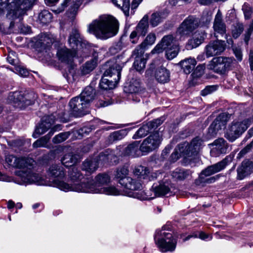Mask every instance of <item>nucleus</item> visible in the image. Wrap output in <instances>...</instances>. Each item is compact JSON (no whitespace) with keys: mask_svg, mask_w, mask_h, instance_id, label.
Returning <instances> with one entry per match:
<instances>
[{"mask_svg":"<svg viewBox=\"0 0 253 253\" xmlns=\"http://www.w3.org/2000/svg\"><path fill=\"white\" fill-rule=\"evenodd\" d=\"M84 102L89 107L91 102L95 99L96 97V91L91 86H86L79 96Z\"/></svg>","mask_w":253,"mask_h":253,"instance_id":"28","label":"nucleus"},{"mask_svg":"<svg viewBox=\"0 0 253 253\" xmlns=\"http://www.w3.org/2000/svg\"><path fill=\"white\" fill-rule=\"evenodd\" d=\"M110 181V176L107 174L104 173L98 174L94 179L88 178L86 182H83L81 184L72 186L63 182H58L56 185L65 192L73 191L78 192L94 193L93 191H90V189L104 188V186L108 184Z\"/></svg>","mask_w":253,"mask_h":253,"instance_id":"4","label":"nucleus"},{"mask_svg":"<svg viewBox=\"0 0 253 253\" xmlns=\"http://www.w3.org/2000/svg\"><path fill=\"white\" fill-rule=\"evenodd\" d=\"M203 143V140L199 137H196L192 140L188 148V149L189 150V155L187 157L185 158L186 162L189 161L188 164H191V160L193 158H191V157L193 156L194 158H195L196 156L201 148Z\"/></svg>","mask_w":253,"mask_h":253,"instance_id":"25","label":"nucleus"},{"mask_svg":"<svg viewBox=\"0 0 253 253\" xmlns=\"http://www.w3.org/2000/svg\"><path fill=\"white\" fill-rule=\"evenodd\" d=\"M152 190L153 192L152 194L150 195L149 192H147V193H143V192L137 193L134 196L137 198L138 199L141 200H150L154 199L155 197L158 196H164L169 193L170 188L168 185L164 183H160L158 185H155L154 184L152 187Z\"/></svg>","mask_w":253,"mask_h":253,"instance_id":"13","label":"nucleus"},{"mask_svg":"<svg viewBox=\"0 0 253 253\" xmlns=\"http://www.w3.org/2000/svg\"><path fill=\"white\" fill-rule=\"evenodd\" d=\"M125 62L119 64L117 63L113 64L108 69H106L104 73V76H110L113 78V80L118 84L121 78V72Z\"/></svg>","mask_w":253,"mask_h":253,"instance_id":"26","label":"nucleus"},{"mask_svg":"<svg viewBox=\"0 0 253 253\" xmlns=\"http://www.w3.org/2000/svg\"><path fill=\"white\" fill-rule=\"evenodd\" d=\"M112 1L117 7L121 8L126 16L129 15V0H112Z\"/></svg>","mask_w":253,"mask_h":253,"instance_id":"40","label":"nucleus"},{"mask_svg":"<svg viewBox=\"0 0 253 253\" xmlns=\"http://www.w3.org/2000/svg\"><path fill=\"white\" fill-rule=\"evenodd\" d=\"M226 121V116L224 114H219L208 128L209 136L214 137L217 134L218 131L225 126Z\"/></svg>","mask_w":253,"mask_h":253,"instance_id":"21","label":"nucleus"},{"mask_svg":"<svg viewBox=\"0 0 253 253\" xmlns=\"http://www.w3.org/2000/svg\"><path fill=\"white\" fill-rule=\"evenodd\" d=\"M140 142L135 141L129 144L125 149V154L133 157H137L141 155Z\"/></svg>","mask_w":253,"mask_h":253,"instance_id":"32","label":"nucleus"},{"mask_svg":"<svg viewBox=\"0 0 253 253\" xmlns=\"http://www.w3.org/2000/svg\"><path fill=\"white\" fill-rule=\"evenodd\" d=\"M207 37V33L204 31H198L195 33L192 38L189 40L187 46L190 48H194L200 45Z\"/></svg>","mask_w":253,"mask_h":253,"instance_id":"29","label":"nucleus"},{"mask_svg":"<svg viewBox=\"0 0 253 253\" xmlns=\"http://www.w3.org/2000/svg\"><path fill=\"white\" fill-rule=\"evenodd\" d=\"M164 18L162 13H153L151 15L150 23L153 27H155L161 22Z\"/></svg>","mask_w":253,"mask_h":253,"instance_id":"52","label":"nucleus"},{"mask_svg":"<svg viewBox=\"0 0 253 253\" xmlns=\"http://www.w3.org/2000/svg\"><path fill=\"white\" fill-rule=\"evenodd\" d=\"M155 78L160 83H166L170 80V73L166 68L161 66L156 69Z\"/></svg>","mask_w":253,"mask_h":253,"instance_id":"33","label":"nucleus"},{"mask_svg":"<svg viewBox=\"0 0 253 253\" xmlns=\"http://www.w3.org/2000/svg\"><path fill=\"white\" fill-rule=\"evenodd\" d=\"M187 145L188 144L186 145L185 144H180L177 145L174 151L170 156L171 161L172 162H174L179 159L181 156V154L184 152V147H186Z\"/></svg>","mask_w":253,"mask_h":253,"instance_id":"45","label":"nucleus"},{"mask_svg":"<svg viewBox=\"0 0 253 253\" xmlns=\"http://www.w3.org/2000/svg\"><path fill=\"white\" fill-rule=\"evenodd\" d=\"M68 175L72 184H70L67 183H66L72 186L75 185L81 184L83 182H86V180L88 178H85L83 181L79 183V181H81L84 178V176L81 173V171L76 167H73L69 169Z\"/></svg>","mask_w":253,"mask_h":253,"instance_id":"27","label":"nucleus"},{"mask_svg":"<svg viewBox=\"0 0 253 253\" xmlns=\"http://www.w3.org/2000/svg\"><path fill=\"white\" fill-rule=\"evenodd\" d=\"M90 191H93L94 193L105 194L106 195L113 196H117L122 194L120 191L113 186L104 187V188H92L91 189H90Z\"/></svg>","mask_w":253,"mask_h":253,"instance_id":"36","label":"nucleus"},{"mask_svg":"<svg viewBox=\"0 0 253 253\" xmlns=\"http://www.w3.org/2000/svg\"><path fill=\"white\" fill-rule=\"evenodd\" d=\"M7 60L10 64L16 66V63L17 60L15 52H11L9 53L7 56Z\"/></svg>","mask_w":253,"mask_h":253,"instance_id":"63","label":"nucleus"},{"mask_svg":"<svg viewBox=\"0 0 253 253\" xmlns=\"http://www.w3.org/2000/svg\"><path fill=\"white\" fill-rule=\"evenodd\" d=\"M79 96L72 98L69 102L70 111L75 117H81L89 112L88 107Z\"/></svg>","mask_w":253,"mask_h":253,"instance_id":"16","label":"nucleus"},{"mask_svg":"<svg viewBox=\"0 0 253 253\" xmlns=\"http://www.w3.org/2000/svg\"><path fill=\"white\" fill-rule=\"evenodd\" d=\"M225 41L217 40L210 42L205 47V53L208 57L220 54L225 49Z\"/></svg>","mask_w":253,"mask_h":253,"instance_id":"17","label":"nucleus"},{"mask_svg":"<svg viewBox=\"0 0 253 253\" xmlns=\"http://www.w3.org/2000/svg\"><path fill=\"white\" fill-rule=\"evenodd\" d=\"M119 30V22L113 16L103 15L94 20L88 28V32L97 38L106 40L114 36Z\"/></svg>","mask_w":253,"mask_h":253,"instance_id":"3","label":"nucleus"},{"mask_svg":"<svg viewBox=\"0 0 253 253\" xmlns=\"http://www.w3.org/2000/svg\"><path fill=\"white\" fill-rule=\"evenodd\" d=\"M231 162V158L229 156H226L221 161L208 167L201 172L199 179L200 182H205L211 183L215 181V177H211L207 179H205V177L209 176L216 172H218L223 169L226 166Z\"/></svg>","mask_w":253,"mask_h":253,"instance_id":"9","label":"nucleus"},{"mask_svg":"<svg viewBox=\"0 0 253 253\" xmlns=\"http://www.w3.org/2000/svg\"><path fill=\"white\" fill-rule=\"evenodd\" d=\"M120 184L126 189L125 194L129 197L136 198L134 196L137 193H147L144 191H140L142 189V185L137 179H134L130 177L125 178L121 180Z\"/></svg>","mask_w":253,"mask_h":253,"instance_id":"12","label":"nucleus"},{"mask_svg":"<svg viewBox=\"0 0 253 253\" xmlns=\"http://www.w3.org/2000/svg\"><path fill=\"white\" fill-rule=\"evenodd\" d=\"M244 29L243 23L236 22L231 27V33L234 39L238 38L242 33Z\"/></svg>","mask_w":253,"mask_h":253,"instance_id":"43","label":"nucleus"},{"mask_svg":"<svg viewBox=\"0 0 253 253\" xmlns=\"http://www.w3.org/2000/svg\"><path fill=\"white\" fill-rule=\"evenodd\" d=\"M233 53L239 62H241L243 59V53L241 48L240 47L234 46L232 48Z\"/></svg>","mask_w":253,"mask_h":253,"instance_id":"60","label":"nucleus"},{"mask_svg":"<svg viewBox=\"0 0 253 253\" xmlns=\"http://www.w3.org/2000/svg\"><path fill=\"white\" fill-rule=\"evenodd\" d=\"M173 45H177L174 38L171 35H167L163 37L160 43L155 46L152 50V52L153 53H160L163 50L173 46Z\"/></svg>","mask_w":253,"mask_h":253,"instance_id":"23","label":"nucleus"},{"mask_svg":"<svg viewBox=\"0 0 253 253\" xmlns=\"http://www.w3.org/2000/svg\"><path fill=\"white\" fill-rule=\"evenodd\" d=\"M68 43L72 50L64 46L59 48L56 53L59 60L67 64H71L73 62L78 51L85 52L89 47L87 42L81 37L77 29L72 30L68 39Z\"/></svg>","mask_w":253,"mask_h":253,"instance_id":"2","label":"nucleus"},{"mask_svg":"<svg viewBox=\"0 0 253 253\" xmlns=\"http://www.w3.org/2000/svg\"><path fill=\"white\" fill-rule=\"evenodd\" d=\"M79 156L72 153H68L64 155L61 160V162L65 167H70L78 163Z\"/></svg>","mask_w":253,"mask_h":253,"instance_id":"38","label":"nucleus"},{"mask_svg":"<svg viewBox=\"0 0 253 253\" xmlns=\"http://www.w3.org/2000/svg\"><path fill=\"white\" fill-rule=\"evenodd\" d=\"M156 40V36L154 34L150 33L146 38L144 42L142 43H144V46L146 45H152Z\"/></svg>","mask_w":253,"mask_h":253,"instance_id":"61","label":"nucleus"},{"mask_svg":"<svg viewBox=\"0 0 253 253\" xmlns=\"http://www.w3.org/2000/svg\"><path fill=\"white\" fill-rule=\"evenodd\" d=\"M200 25L199 19L193 16L186 18L180 24L176 31L179 39H184L188 37Z\"/></svg>","mask_w":253,"mask_h":253,"instance_id":"11","label":"nucleus"},{"mask_svg":"<svg viewBox=\"0 0 253 253\" xmlns=\"http://www.w3.org/2000/svg\"><path fill=\"white\" fill-rule=\"evenodd\" d=\"M192 173L190 169L177 168L172 171L171 176L176 180L182 181L190 177Z\"/></svg>","mask_w":253,"mask_h":253,"instance_id":"35","label":"nucleus"},{"mask_svg":"<svg viewBox=\"0 0 253 253\" xmlns=\"http://www.w3.org/2000/svg\"><path fill=\"white\" fill-rule=\"evenodd\" d=\"M144 43H141L136 46V47L132 51L131 56L134 57L135 59L137 58H141V56L144 53Z\"/></svg>","mask_w":253,"mask_h":253,"instance_id":"56","label":"nucleus"},{"mask_svg":"<svg viewBox=\"0 0 253 253\" xmlns=\"http://www.w3.org/2000/svg\"><path fill=\"white\" fill-rule=\"evenodd\" d=\"M140 83L139 80L132 79L128 85L124 87V91L128 93L131 94L132 99L135 102H139L140 100V95L138 92L140 90Z\"/></svg>","mask_w":253,"mask_h":253,"instance_id":"22","label":"nucleus"},{"mask_svg":"<svg viewBox=\"0 0 253 253\" xmlns=\"http://www.w3.org/2000/svg\"><path fill=\"white\" fill-rule=\"evenodd\" d=\"M217 86L215 85L207 86L204 89L201 91V95L202 96H206L215 91L217 89Z\"/></svg>","mask_w":253,"mask_h":253,"instance_id":"62","label":"nucleus"},{"mask_svg":"<svg viewBox=\"0 0 253 253\" xmlns=\"http://www.w3.org/2000/svg\"><path fill=\"white\" fill-rule=\"evenodd\" d=\"M162 141L158 132L150 134L144 139L140 145L141 152L144 154H148L158 148Z\"/></svg>","mask_w":253,"mask_h":253,"instance_id":"15","label":"nucleus"},{"mask_svg":"<svg viewBox=\"0 0 253 253\" xmlns=\"http://www.w3.org/2000/svg\"><path fill=\"white\" fill-rule=\"evenodd\" d=\"M253 122V119L248 118L242 121H234L228 126L225 137L230 142L240 137Z\"/></svg>","mask_w":253,"mask_h":253,"instance_id":"7","label":"nucleus"},{"mask_svg":"<svg viewBox=\"0 0 253 253\" xmlns=\"http://www.w3.org/2000/svg\"><path fill=\"white\" fill-rule=\"evenodd\" d=\"M105 77H102L100 81L99 86L100 88L105 90L114 88L117 83L114 81L105 78Z\"/></svg>","mask_w":253,"mask_h":253,"instance_id":"44","label":"nucleus"},{"mask_svg":"<svg viewBox=\"0 0 253 253\" xmlns=\"http://www.w3.org/2000/svg\"><path fill=\"white\" fill-rule=\"evenodd\" d=\"M37 0H0V9L6 8V17L14 20L31 8Z\"/></svg>","mask_w":253,"mask_h":253,"instance_id":"5","label":"nucleus"},{"mask_svg":"<svg viewBox=\"0 0 253 253\" xmlns=\"http://www.w3.org/2000/svg\"><path fill=\"white\" fill-rule=\"evenodd\" d=\"M128 173V169L127 166H124L122 167L119 168L116 172L115 176L117 178L119 179V182L120 184L121 180L125 178H128L126 176Z\"/></svg>","mask_w":253,"mask_h":253,"instance_id":"48","label":"nucleus"},{"mask_svg":"<svg viewBox=\"0 0 253 253\" xmlns=\"http://www.w3.org/2000/svg\"><path fill=\"white\" fill-rule=\"evenodd\" d=\"M55 131V130L54 128H51L50 131L48 132V134L36 141L33 144V147L34 148L41 147H45L48 141L50 139L51 136L53 134Z\"/></svg>","mask_w":253,"mask_h":253,"instance_id":"39","label":"nucleus"},{"mask_svg":"<svg viewBox=\"0 0 253 253\" xmlns=\"http://www.w3.org/2000/svg\"><path fill=\"white\" fill-rule=\"evenodd\" d=\"M112 157L111 154H105L101 153L98 159H87L83 163L82 169L89 173L95 171L99 164H104L108 162L109 159Z\"/></svg>","mask_w":253,"mask_h":253,"instance_id":"14","label":"nucleus"},{"mask_svg":"<svg viewBox=\"0 0 253 253\" xmlns=\"http://www.w3.org/2000/svg\"><path fill=\"white\" fill-rule=\"evenodd\" d=\"M146 60L144 58H137L135 59L133 67L138 71H141L145 67Z\"/></svg>","mask_w":253,"mask_h":253,"instance_id":"54","label":"nucleus"},{"mask_svg":"<svg viewBox=\"0 0 253 253\" xmlns=\"http://www.w3.org/2000/svg\"><path fill=\"white\" fill-rule=\"evenodd\" d=\"M127 134V130L126 129L115 131L111 133L108 137L107 141L109 144H112L117 141L120 140L124 138Z\"/></svg>","mask_w":253,"mask_h":253,"instance_id":"37","label":"nucleus"},{"mask_svg":"<svg viewBox=\"0 0 253 253\" xmlns=\"http://www.w3.org/2000/svg\"><path fill=\"white\" fill-rule=\"evenodd\" d=\"M37 98V95L33 92H26L15 91L10 92L8 100L12 103L14 106L20 109L33 104Z\"/></svg>","mask_w":253,"mask_h":253,"instance_id":"8","label":"nucleus"},{"mask_svg":"<svg viewBox=\"0 0 253 253\" xmlns=\"http://www.w3.org/2000/svg\"><path fill=\"white\" fill-rule=\"evenodd\" d=\"M148 16H144L136 27L137 31L138 32L139 34L142 36H145L147 32V29L148 28Z\"/></svg>","mask_w":253,"mask_h":253,"instance_id":"41","label":"nucleus"},{"mask_svg":"<svg viewBox=\"0 0 253 253\" xmlns=\"http://www.w3.org/2000/svg\"><path fill=\"white\" fill-rule=\"evenodd\" d=\"M215 147L213 148L212 151H216L217 154H225L229 151V145L226 140L223 138H219L212 143Z\"/></svg>","mask_w":253,"mask_h":253,"instance_id":"31","label":"nucleus"},{"mask_svg":"<svg viewBox=\"0 0 253 253\" xmlns=\"http://www.w3.org/2000/svg\"><path fill=\"white\" fill-rule=\"evenodd\" d=\"M253 164L249 160L244 161L240 167L237 169L238 179L241 180L249 175L252 172Z\"/></svg>","mask_w":253,"mask_h":253,"instance_id":"30","label":"nucleus"},{"mask_svg":"<svg viewBox=\"0 0 253 253\" xmlns=\"http://www.w3.org/2000/svg\"><path fill=\"white\" fill-rule=\"evenodd\" d=\"M55 120V117L53 115L44 116L39 126L36 128L33 134V136L34 138H37L39 135L45 132L51 128L52 125L54 123Z\"/></svg>","mask_w":253,"mask_h":253,"instance_id":"19","label":"nucleus"},{"mask_svg":"<svg viewBox=\"0 0 253 253\" xmlns=\"http://www.w3.org/2000/svg\"><path fill=\"white\" fill-rule=\"evenodd\" d=\"M198 238L199 237L200 239L205 240L206 239H209V240H211L212 239V236L207 234L204 232H200L199 233H194L191 235H188L185 238L183 239V241L185 242L188 240H189L191 238Z\"/></svg>","mask_w":253,"mask_h":253,"instance_id":"51","label":"nucleus"},{"mask_svg":"<svg viewBox=\"0 0 253 253\" xmlns=\"http://www.w3.org/2000/svg\"><path fill=\"white\" fill-rule=\"evenodd\" d=\"M244 16L245 19H249L251 18V15L253 13V9L251 6L248 4L245 3L242 7Z\"/></svg>","mask_w":253,"mask_h":253,"instance_id":"59","label":"nucleus"},{"mask_svg":"<svg viewBox=\"0 0 253 253\" xmlns=\"http://www.w3.org/2000/svg\"><path fill=\"white\" fill-rule=\"evenodd\" d=\"M5 161L9 166L13 168L23 169L15 172V174L21 178L23 183L42 184V177L38 173L33 172L31 169L33 160L25 157L18 158L10 155L6 157Z\"/></svg>","mask_w":253,"mask_h":253,"instance_id":"1","label":"nucleus"},{"mask_svg":"<svg viewBox=\"0 0 253 253\" xmlns=\"http://www.w3.org/2000/svg\"><path fill=\"white\" fill-rule=\"evenodd\" d=\"M133 173L136 176L147 181H152L157 178V174L151 172L150 169L144 166H137L133 169Z\"/></svg>","mask_w":253,"mask_h":253,"instance_id":"24","label":"nucleus"},{"mask_svg":"<svg viewBox=\"0 0 253 253\" xmlns=\"http://www.w3.org/2000/svg\"><path fill=\"white\" fill-rule=\"evenodd\" d=\"M151 132L149 126L146 125H143L133 135L132 138L135 139L145 137Z\"/></svg>","mask_w":253,"mask_h":253,"instance_id":"46","label":"nucleus"},{"mask_svg":"<svg viewBox=\"0 0 253 253\" xmlns=\"http://www.w3.org/2000/svg\"><path fill=\"white\" fill-rule=\"evenodd\" d=\"M70 135L69 132H62L58 135H55L52 141L54 143H60L66 140Z\"/></svg>","mask_w":253,"mask_h":253,"instance_id":"53","label":"nucleus"},{"mask_svg":"<svg viewBox=\"0 0 253 253\" xmlns=\"http://www.w3.org/2000/svg\"><path fill=\"white\" fill-rule=\"evenodd\" d=\"M197 62L193 58H188L181 61L179 64L186 74H190L194 69Z\"/></svg>","mask_w":253,"mask_h":253,"instance_id":"34","label":"nucleus"},{"mask_svg":"<svg viewBox=\"0 0 253 253\" xmlns=\"http://www.w3.org/2000/svg\"><path fill=\"white\" fill-rule=\"evenodd\" d=\"M12 71L16 74L24 77H26L29 75L28 71L26 68L20 65L15 66Z\"/></svg>","mask_w":253,"mask_h":253,"instance_id":"55","label":"nucleus"},{"mask_svg":"<svg viewBox=\"0 0 253 253\" xmlns=\"http://www.w3.org/2000/svg\"><path fill=\"white\" fill-rule=\"evenodd\" d=\"M165 227L157 230L154 236L156 244L162 252H173L176 246L177 241L170 232L166 231Z\"/></svg>","mask_w":253,"mask_h":253,"instance_id":"6","label":"nucleus"},{"mask_svg":"<svg viewBox=\"0 0 253 253\" xmlns=\"http://www.w3.org/2000/svg\"><path fill=\"white\" fill-rule=\"evenodd\" d=\"M82 0H75L72 2V5L69 9L70 12L73 15H75L82 3Z\"/></svg>","mask_w":253,"mask_h":253,"instance_id":"58","label":"nucleus"},{"mask_svg":"<svg viewBox=\"0 0 253 253\" xmlns=\"http://www.w3.org/2000/svg\"><path fill=\"white\" fill-rule=\"evenodd\" d=\"M97 59L94 58L87 61L82 67V72L83 74L86 75L94 70L97 65Z\"/></svg>","mask_w":253,"mask_h":253,"instance_id":"42","label":"nucleus"},{"mask_svg":"<svg viewBox=\"0 0 253 253\" xmlns=\"http://www.w3.org/2000/svg\"><path fill=\"white\" fill-rule=\"evenodd\" d=\"M179 49L177 45H173L170 48L165 50L167 58L169 60H171L175 58L178 54Z\"/></svg>","mask_w":253,"mask_h":253,"instance_id":"49","label":"nucleus"},{"mask_svg":"<svg viewBox=\"0 0 253 253\" xmlns=\"http://www.w3.org/2000/svg\"><path fill=\"white\" fill-rule=\"evenodd\" d=\"M232 62L231 58L224 56L214 57L210 62L208 68L214 73L224 75L229 70Z\"/></svg>","mask_w":253,"mask_h":253,"instance_id":"10","label":"nucleus"},{"mask_svg":"<svg viewBox=\"0 0 253 253\" xmlns=\"http://www.w3.org/2000/svg\"><path fill=\"white\" fill-rule=\"evenodd\" d=\"M123 49V43L119 42L114 44L109 49V52L111 55H115L119 53Z\"/></svg>","mask_w":253,"mask_h":253,"instance_id":"57","label":"nucleus"},{"mask_svg":"<svg viewBox=\"0 0 253 253\" xmlns=\"http://www.w3.org/2000/svg\"><path fill=\"white\" fill-rule=\"evenodd\" d=\"M213 29L214 36L217 39L219 36L226 37V26L222 19V15L221 11L218 10L215 15Z\"/></svg>","mask_w":253,"mask_h":253,"instance_id":"18","label":"nucleus"},{"mask_svg":"<svg viewBox=\"0 0 253 253\" xmlns=\"http://www.w3.org/2000/svg\"><path fill=\"white\" fill-rule=\"evenodd\" d=\"M48 174L49 176L55 178V179L52 180V183L51 185L53 187H57L62 190V189L58 187L56 185H57V183L58 182H63L66 183L63 181L59 180V179H62L64 177L65 175L63 168L57 165H53L49 168ZM62 191L63 190H62Z\"/></svg>","mask_w":253,"mask_h":253,"instance_id":"20","label":"nucleus"},{"mask_svg":"<svg viewBox=\"0 0 253 253\" xmlns=\"http://www.w3.org/2000/svg\"><path fill=\"white\" fill-rule=\"evenodd\" d=\"M139 36L141 35L139 34L138 32L137 31L136 29L135 30L132 31L129 36L131 42L133 43H136L138 42V37Z\"/></svg>","mask_w":253,"mask_h":253,"instance_id":"64","label":"nucleus"},{"mask_svg":"<svg viewBox=\"0 0 253 253\" xmlns=\"http://www.w3.org/2000/svg\"><path fill=\"white\" fill-rule=\"evenodd\" d=\"M52 40L47 36H42L41 38L37 42L38 45H40L42 49H45L52 44Z\"/></svg>","mask_w":253,"mask_h":253,"instance_id":"50","label":"nucleus"},{"mask_svg":"<svg viewBox=\"0 0 253 253\" xmlns=\"http://www.w3.org/2000/svg\"><path fill=\"white\" fill-rule=\"evenodd\" d=\"M39 19L42 23L47 24L51 21L52 14L48 10H42L39 15Z\"/></svg>","mask_w":253,"mask_h":253,"instance_id":"47","label":"nucleus"}]
</instances>
